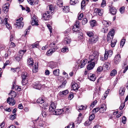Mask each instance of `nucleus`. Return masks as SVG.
Instances as JSON below:
<instances>
[{"label": "nucleus", "instance_id": "1", "mask_svg": "<svg viewBox=\"0 0 128 128\" xmlns=\"http://www.w3.org/2000/svg\"><path fill=\"white\" fill-rule=\"evenodd\" d=\"M99 53L96 51H94L92 55H90L89 58L90 62L88 65L87 69L90 70L92 69L94 66L95 62H96L98 58Z\"/></svg>", "mask_w": 128, "mask_h": 128}, {"label": "nucleus", "instance_id": "2", "mask_svg": "<svg viewBox=\"0 0 128 128\" xmlns=\"http://www.w3.org/2000/svg\"><path fill=\"white\" fill-rule=\"evenodd\" d=\"M28 75L26 72L22 73L21 77L22 80V83L23 85H26L28 83Z\"/></svg>", "mask_w": 128, "mask_h": 128}, {"label": "nucleus", "instance_id": "3", "mask_svg": "<svg viewBox=\"0 0 128 128\" xmlns=\"http://www.w3.org/2000/svg\"><path fill=\"white\" fill-rule=\"evenodd\" d=\"M26 50H21L19 51L18 54L16 56H15V59L18 62H19L22 59V56L24 53L26 52Z\"/></svg>", "mask_w": 128, "mask_h": 128}, {"label": "nucleus", "instance_id": "4", "mask_svg": "<svg viewBox=\"0 0 128 128\" xmlns=\"http://www.w3.org/2000/svg\"><path fill=\"white\" fill-rule=\"evenodd\" d=\"M23 20V18L22 17L17 20L16 21L18 22H16L14 24L15 26L18 28H22L24 25V23L22 22H21Z\"/></svg>", "mask_w": 128, "mask_h": 128}, {"label": "nucleus", "instance_id": "5", "mask_svg": "<svg viewBox=\"0 0 128 128\" xmlns=\"http://www.w3.org/2000/svg\"><path fill=\"white\" fill-rule=\"evenodd\" d=\"M114 29L112 30L108 34L107 36V41L108 42H110L112 41L114 35Z\"/></svg>", "mask_w": 128, "mask_h": 128}, {"label": "nucleus", "instance_id": "6", "mask_svg": "<svg viewBox=\"0 0 128 128\" xmlns=\"http://www.w3.org/2000/svg\"><path fill=\"white\" fill-rule=\"evenodd\" d=\"M99 38L98 36L95 35L93 36L92 38H90L89 40V43L93 44L96 43L98 40Z\"/></svg>", "mask_w": 128, "mask_h": 128}, {"label": "nucleus", "instance_id": "7", "mask_svg": "<svg viewBox=\"0 0 128 128\" xmlns=\"http://www.w3.org/2000/svg\"><path fill=\"white\" fill-rule=\"evenodd\" d=\"M32 19L31 24L32 26H38V21L36 16H33L32 18Z\"/></svg>", "mask_w": 128, "mask_h": 128}, {"label": "nucleus", "instance_id": "8", "mask_svg": "<svg viewBox=\"0 0 128 128\" xmlns=\"http://www.w3.org/2000/svg\"><path fill=\"white\" fill-rule=\"evenodd\" d=\"M121 60V58L120 55L118 54L115 56L114 59V62L116 64H118L119 63Z\"/></svg>", "mask_w": 128, "mask_h": 128}, {"label": "nucleus", "instance_id": "9", "mask_svg": "<svg viewBox=\"0 0 128 128\" xmlns=\"http://www.w3.org/2000/svg\"><path fill=\"white\" fill-rule=\"evenodd\" d=\"M49 11H47L43 14L42 17L45 20H49L51 17V15L50 14Z\"/></svg>", "mask_w": 128, "mask_h": 128}, {"label": "nucleus", "instance_id": "10", "mask_svg": "<svg viewBox=\"0 0 128 128\" xmlns=\"http://www.w3.org/2000/svg\"><path fill=\"white\" fill-rule=\"evenodd\" d=\"M13 97H8L7 100V102L10 105L13 106L15 104V102Z\"/></svg>", "mask_w": 128, "mask_h": 128}, {"label": "nucleus", "instance_id": "11", "mask_svg": "<svg viewBox=\"0 0 128 128\" xmlns=\"http://www.w3.org/2000/svg\"><path fill=\"white\" fill-rule=\"evenodd\" d=\"M56 104L55 102H52L50 107L49 108V110L50 111H54L56 108Z\"/></svg>", "mask_w": 128, "mask_h": 128}, {"label": "nucleus", "instance_id": "12", "mask_svg": "<svg viewBox=\"0 0 128 128\" xmlns=\"http://www.w3.org/2000/svg\"><path fill=\"white\" fill-rule=\"evenodd\" d=\"M72 88V90H77L78 88V84L75 82H72L71 83Z\"/></svg>", "mask_w": 128, "mask_h": 128}, {"label": "nucleus", "instance_id": "13", "mask_svg": "<svg viewBox=\"0 0 128 128\" xmlns=\"http://www.w3.org/2000/svg\"><path fill=\"white\" fill-rule=\"evenodd\" d=\"M71 41L70 38L69 37H66L64 39L62 43L66 45L70 44Z\"/></svg>", "mask_w": 128, "mask_h": 128}, {"label": "nucleus", "instance_id": "14", "mask_svg": "<svg viewBox=\"0 0 128 128\" xmlns=\"http://www.w3.org/2000/svg\"><path fill=\"white\" fill-rule=\"evenodd\" d=\"M99 108L100 112L103 113L106 111V106L105 104H103L101 105L100 108L99 107Z\"/></svg>", "mask_w": 128, "mask_h": 128}, {"label": "nucleus", "instance_id": "15", "mask_svg": "<svg viewBox=\"0 0 128 128\" xmlns=\"http://www.w3.org/2000/svg\"><path fill=\"white\" fill-rule=\"evenodd\" d=\"M109 9L110 12L113 15L116 14L117 12V10L114 7L111 6H109Z\"/></svg>", "mask_w": 128, "mask_h": 128}, {"label": "nucleus", "instance_id": "16", "mask_svg": "<svg viewBox=\"0 0 128 128\" xmlns=\"http://www.w3.org/2000/svg\"><path fill=\"white\" fill-rule=\"evenodd\" d=\"M103 68L104 70H107L109 69L110 67V64L108 62H106L103 66Z\"/></svg>", "mask_w": 128, "mask_h": 128}, {"label": "nucleus", "instance_id": "17", "mask_svg": "<svg viewBox=\"0 0 128 128\" xmlns=\"http://www.w3.org/2000/svg\"><path fill=\"white\" fill-rule=\"evenodd\" d=\"M64 111V110L61 109L56 110L53 111L54 114L56 115H60L62 114Z\"/></svg>", "mask_w": 128, "mask_h": 128}, {"label": "nucleus", "instance_id": "18", "mask_svg": "<svg viewBox=\"0 0 128 128\" xmlns=\"http://www.w3.org/2000/svg\"><path fill=\"white\" fill-rule=\"evenodd\" d=\"M94 12L98 13L100 16H102L103 14V10L102 9H100L98 8H96L94 10Z\"/></svg>", "mask_w": 128, "mask_h": 128}, {"label": "nucleus", "instance_id": "19", "mask_svg": "<svg viewBox=\"0 0 128 128\" xmlns=\"http://www.w3.org/2000/svg\"><path fill=\"white\" fill-rule=\"evenodd\" d=\"M56 48H52L48 50L46 52V54L48 56H50L54 52L56 51Z\"/></svg>", "mask_w": 128, "mask_h": 128}, {"label": "nucleus", "instance_id": "20", "mask_svg": "<svg viewBox=\"0 0 128 128\" xmlns=\"http://www.w3.org/2000/svg\"><path fill=\"white\" fill-rule=\"evenodd\" d=\"M8 20V18H4L5 22L3 23V26L6 25V28L9 30L11 29L12 27L11 26L10 24L8 23L7 21Z\"/></svg>", "mask_w": 128, "mask_h": 128}, {"label": "nucleus", "instance_id": "21", "mask_svg": "<svg viewBox=\"0 0 128 128\" xmlns=\"http://www.w3.org/2000/svg\"><path fill=\"white\" fill-rule=\"evenodd\" d=\"M8 5H9V4L7 3L6 4L4 5L3 6V10L5 13H6L8 10Z\"/></svg>", "mask_w": 128, "mask_h": 128}, {"label": "nucleus", "instance_id": "22", "mask_svg": "<svg viewBox=\"0 0 128 128\" xmlns=\"http://www.w3.org/2000/svg\"><path fill=\"white\" fill-rule=\"evenodd\" d=\"M95 74H90L88 75V77L89 79L91 81H94L96 78V77L95 76Z\"/></svg>", "mask_w": 128, "mask_h": 128}, {"label": "nucleus", "instance_id": "23", "mask_svg": "<svg viewBox=\"0 0 128 128\" xmlns=\"http://www.w3.org/2000/svg\"><path fill=\"white\" fill-rule=\"evenodd\" d=\"M87 61V60L86 59H84L81 61V65L80 66V68H82L84 67L86 64Z\"/></svg>", "mask_w": 128, "mask_h": 128}, {"label": "nucleus", "instance_id": "24", "mask_svg": "<svg viewBox=\"0 0 128 128\" xmlns=\"http://www.w3.org/2000/svg\"><path fill=\"white\" fill-rule=\"evenodd\" d=\"M33 86V88H34L40 90L42 87V85L41 84L39 83H38V84L35 83V84H34Z\"/></svg>", "mask_w": 128, "mask_h": 128}, {"label": "nucleus", "instance_id": "25", "mask_svg": "<svg viewBox=\"0 0 128 128\" xmlns=\"http://www.w3.org/2000/svg\"><path fill=\"white\" fill-rule=\"evenodd\" d=\"M125 91V88L124 87H122L119 90V92L121 96L124 95Z\"/></svg>", "mask_w": 128, "mask_h": 128}, {"label": "nucleus", "instance_id": "26", "mask_svg": "<svg viewBox=\"0 0 128 128\" xmlns=\"http://www.w3.org/2000/svg\"><path fill=\"white\" fill-rule=\"evenodd\" d=\"M34 62L32 58H30L28 60V63L30 66H32Z\"/></svg>", "mask_w": 128, "mask_h": 128}, {"label": "nucleus", "instance_id": "27", "mask_svg": "<svg viewBox=\"0 0 128 128\" xmlns=\"http://www.w3.org/2000/svg\"><path fill=\"white\" fill-rule=\"evenodd\" d=\"M49 46L50 47L52 48H56V50L58 48L57 46L56 45V44L54 42H52L50 44Z\"/></svg>", "mask_w": 128, "mask_h": 128}, {"label": "nucleus", "instance_id": "28", "mask_svg": "<svg viewBox=\"0 0 128 128\" xmlns=\"http://www.w3.org/2000/svg\"><path fill=\"white\" fill-rule=\"evenodd\" d=\"M44 100L43 98H38L36 102L37 103L40 104H42V103H43L44 102Z\"/></svg>", "mask_w": 128, "mask_h": 128}, {"label": "nucleus", "instance_id": "29", "mask_svg": "<svg viewBox=\"0 0 128 128\" xmlns=\"http://www.w3.org/2000/svg\"><path fill=\"white\" fill-rule=\"evenodd\" d=\"M57 5L60 7H62L63 5V2L61 0H58L56 1Z\"/></svg>", "mask_w": 128, "mask_h": 128}, {"label": "nucleus", "instance_id": "30", "mask_svg": "<svg viewBox=\"0 0 128 128\" xmlns=\"http://www.w3.org/2000/svg\"><path fill=\"white\" fill-rule=\"evenodd\" d=\"M62 8L64 12H69L70 9L69 7L68 6H66L63 7Z\"/></svg>", "mask_w": 128, "mask_h": 128}, {"label": "nucleus", "instance_id": "31", "mask_svg": "<svg viewBox=\"0 0 128 128\" xmlns=\"http://www.w3.org/2000/svg\"><path fill=\"white\" fill-rule=\"evenodd\" d=\"M107 50H106L105 52L108 54L109 57H110L112 54L113 52L111 50H108L106 51Z\"/></svg>", "mask_w": 128, "mask_h": 128}, {"label": "nucleus", "instance_id": "32", "mask_svg": "<svg viewBox=\"0 0 128 128\" xmlns=\"http://www.w3.org/2000/svg\"><path fill=\"white\" fill-rule=\"evenodd\" d=\"M68 49L67 46H64L62 48L61 50V52H68Z\"/></svg>", "mask_w": 128, "mask_h": 128}, {"label": "nucleus", "instance_id": "33", "mask_svg": "<svg viewBox=\"0 0 128 128\" xmlns=\"http://www.w3.org/2000/svg\"><path fill=\"white\" fill-rule=\"evenodd\" d=\"M117 74V71L115 70H113L111 72L110 75L111 76H115Z\"/></svg>", "mask_w": 128, "mask_h": 128}, {"label": "nucleus", "instance_id": "34", "mask_svg": "<svg viewBox=\"0 0 128 128\" xmlns=\"http://www.w3.org/2000/svg\"><path fill=\"white\" fill-rule=\"evenodd\" d=\"M49 8V10L50 11H49V13H50L52 14V13H53L54 12V8L53 7V6L52 5H49L48 6Z\"/></svg>", "mask_w": 128, "mask_h": 128}, {"label": "nucleus", "instance_id": "35", "mask_svg": "<svg viewBox=\"0 0 128 128\" xmlns=\"http://www.w3.org/2000/svg\"><path fill=\"white\" fill-rule=\"evenodd\" d=\"M90 24L91 26L92 27L96 25V21L94 20H93L91 21L90 22Z\"/></svg>", "mask_w": 128, "mask_h": 128}, {"label": "nucleus", "instance_id": "36", "mask_svg": "<svg viewBox=\"0 0 128 128\" xmlns=\"http://www.w3.org/2000/svg\"><path fill=\"white\" fill-rule=\"evenodd\" d=\"M36 65H37V64L35 63L34 67L33 68L32 71L36 73L37 71L38 67L37 65L36 66Z\"/></svg>", "mask_w": 128, "mask_h": 128}, {"label": "nucleus", "instance_id": "37", "mask_svg": "<svg viewBox=\"0 0 128 128\" xmlns=\"http://www.w3.org/2000/svg\"><path fill=\"white\" fill-rule=\"evenodd\" d=\"M59 70L57 69L54 70L53 72V74L55 76H58L59 74Z\"/></svg>", "mask_w": 128, "mask_h": 128}, {"label": "nucleus", "instance_id": "38", "mask_svg": "<svg viewBox=\"0 0 128 128\" xmlns=\"http://www.w3.org/2000/svg\"><path fill=\"white\" fill-rule=\"evenodd\" d=\"M9 94H10V96L13 98H14L16 96V93L14 91L12 90L11 91L10 93H9Z\"/></svg>", "mask_w": 128, "mask_h": 128}, {"label": "nucleus", "instance_id": "39", "mask_svg": "<svg viewBox=\"0 0 128 128\" xmlns=\"http://www.w3.org/2000/svg\"><path fill=\"white\" fill-rule=\"evenodd\" d=\"M44 123V122L43 120H41L38 122V126H43Z\"/></svg>", "mask_w": 128, "mask_h": 128}, {"label": "nucleus", "instance_id": "40", "mask_svg": "<svg viewBox=\"0 0 128 128\" xmlns=\"http://www.w3.org/2000/svg\"><path fill=\"white\" fill-rule=\"evenodd\" d=\"M39 45L38 42H37L30 46L31 48H37V47Z\"/></svg>", "mask_w": 128, "mask_h": 128}, {"label": "nucleus", "instance_id": "41", "mask_svg": "<svg viewBox=\"0 0 128 128\" xmlns=\"http://www.w3.org/2000/svg\"><path fill=\"white\" fill-rule=\"evenodd\" d=\"M78 0H70V3L71 4H74L78 2Z\"/></svg>", "mask_w": 128, "mask_h": 128}, {"label": "nucleus", "instance_id": "42", "mask_svg": "<svg viewBox=\"0 0 128 128\" xmlns=\"http://www.w3.org/2000/svg\"><path fill=\"white\" fill-rule=\"evenodd\" d=\"M74 123H72V124H70L65 128H74Z\"/></svg>", "mask_w": 128, "mask_h": 128}, {"label": "nucleus", "instance_id": "43", "mask_svg": "<svg viewBox=\"0 0 128 128\" xmlns=\"http://www.w3.org/2000/svg\"><path fill=\"white\" fill-rule=\"evenodd\" d=\"M126 40L125 39H122V40L121 41L120 44V46H122V47L124 45L125 42Z\"/></svg>", "mask_w": 128, "mask_h": 128}, {"label": "nucleus", "instance_id": "44", "mask_svg": "<svg viewBox=\"0 0 128 128\" xmlns=\"http://www.w3.org/2000/svg\"><path fill=\"white\" fill-rule=\"evenodd\" d=\"M16 114H12L10 116V119L12 120H14L16 118Z\"/></svg>", "mask_w": 128, "mask_h": 128}, {"label": "nucleus", "instance_id": "45", "mask_svg": "<svg viewBox=\"0 0 128 128\" xmlns=\"http://www.w3.org/2000/svg\"><path fill=\"white\" fill-rule=\"evenodd\" d=\"M95 118V115L94 114L90 115L89 118V120L91 121L94 119Z\"/></svg>", "mask_w": 128, "mask_h": 128}, {"label": "nucleus", "instance_id": "46", "mask_svg": "<svg viewBox=\"0 0 128 128\" xmlns=\"http://www.w3.org/2000/svg\"><path fill=\"white\" fill-rule=\"evenodd\" d=\"M100 109L99 107L94 108L93 109L92 112H93L94 114H95L98 111L100 110Z\"/></svg>", "mask_w": 128, "mask_h": 128}, {"label": "nucleus", "instance_id": "47", "mask_svg": "<svg viewBox=\"0 0 128 128\" xmlns=\"http://www.w3.org/2000/svg\"><path fill=\"white\" fill-rule=\"evenodd\" d=\"M87 35L90 37L94 36L93 33L92 32L89 31L87 32Z\"/></svg>", "mask_w": 128, "mask_h": 128}, {"label": "nucleus", "instance_id": "48", "mask_svg": "<svg viewBox=\"0 0 128 128\" xmlns=\"http://www.w3.org/2000/svg\"><path fill=\"white\" fill-rule=\"evenodd\" d=\"M74 32H76L79 30V26L76 27V26H74L72 28Z\"/></svg>", "mask_w": 128, "mask_h": 128}, {"label": "nucleus", "instance_id": "49", "mask_svg": "<svg viewBox=\"0 0 128 128\" xmlns=\"http://www.w3.org/2000/svg\"><path fill=\"white\" fill-rule=\"evenodd\" d=\"M88 22V20L86 18H84L83 20L82 21V24L83 25H84L86 24Z\"/></svg>", "mask_w": 128, "mask_h": 128}, {"label": "nucleus", "instance_id": "50", "mask_svg": "<svg viewBox=\"0 0 128 128\" xmlns=\"http://www.w3.org/2000/svg\"><path fill=\"white\" fill-rule=\"evenodd\" d=\"M66 83V81H64L62 82V84L60 86V87L62 88L64 87Z\"/></svg>", "mask_w": 128, "mask_h": 128}, {"label": "nucleus", "instance_id": "51", "mask_svg": "<svg viewBox=\"0 0 128 128\" xmlns=\"http://www.w3.org/2000/svg\"><path fill=\"white\" fill-rule=\"evenodd\" d=\"M85 2L84 0H82L81 3V8L82 9H83L85 6Z\"/></svg>", "mask_w": 128, "mask_h": 128}, {"label": "nucleus", "instance_id": "52", "mask_svg": "<svg viewBox=\"0 0 128 128\" xmlns=\"http://www.w3.org/2000/svg\"><path fill=\"white\" fill-rule=\"evenodd\" d=\"M125 10V8L124 6H123L120 8V11L121 14L123 13Z\"/></svg>", "mask_w": 128, "mask_h": 128}, {"label": "nucleus", "instance_id": "53", "mask_svg": "<svg viewBox=\"0 0 128 128\" xmlns=\"http://www.w3.org/2000/svg\"><path fill=\"white\" fill-rule=\"evenodd\" d=\"M56 65L54 63L51 64L50 65V67L52 69L56 68Z\"/></svg>", "mask_w": 128, "mask_h": 128}, {"label": "nucleus", "instance_id": "54", "mask_svg": "<svg viewBox=\"0 0 128 128\" xmlns=\"http://www.w3.org/2000/svg\"><path fill=\"white\" fill-rule=\"evenodd\" d=\"M97 101L96 100H95L92 103L91 105H90V107H92V108H93L94 106L95 105L97 102Z\"/></svg>", "mask_w": 128, "mask_h": 128}, {"label": "nucleus", "instance_id": "55", "mask_svg": "<svg viewBox=\"0 0 128 128\" xmlns=\"http://www.w3.org/2000/svg\"><path fill=\"white\" fill-rule=\"evenodd\" d=\"M48 104H47L46 102H45L44 100V102L43 103H42V104H40V106L42 107H43V106H46Z\"/></svg>", "mask_w": 128, "mask_h": 128}, {"label": "nucleus", "instance_id": "56", "mask_svg": "<svg viewBox=\"0 0 128 128\" xmlns=\"http://www.w3.org/2000/svg\"><path fill=\"white\" fill-rule=\"evenodd\" d=\"M91 122V121L89 120L88 121H86L84 123V125L86 126H88L90 125Z\"/></svg>", "mask_w": 128, "mask_h": 128}, {"label": "nucleus", "instance_id": "57", "mask_svg": "<svg viewBox=\"0 0 128 128\" xmlns=\"http://www.w3.org/2000/svg\"><path fill=\"white\" fill-rule=\"evenodd\" d=\"M116 41H117L116 40H115V41H114V42H112V41H111L110 42H111V46L112 47H114V46L116 44Z\"/></svg>", "mask_w": 128, "mask_h": 128}, {"label": "nucleus", "instance_id": "58", "mask_svg": "<svg viewBox=\"0 0 128 128\" xmlns=\"http://www.w3.org/2000/svg\"><path fill=\"white\" fill-rule=\"evenodd\" d=\"M106 1L105 0H102V2L101 4V6L102 7L106 6Z\"/></svg>", "mask_w": 128, "mask_h": 128}, {"label": "nucleus", "instance_id": "59", "mask_svg": "<svg viewBox=\"0 0 128 128\" xmlns=\"http://www.w3.org/2000/svg\"><path fill=\"white\" fill-rule=\"evenodd\" d=\"M28 2L30 5H32L34 4V0H27Z\"/></svg>", "mask_w": 128, "mask_h": 128}, {"label": "nucleus", "instance_id": "60", "mask_svg": "<svg viewBox=\"0 0 128 128\" xmlns=\"http://www.w3.org/2000/svg\"><path fill=\"white\" fill-rule=\"evenodd\" d=\"M126 118L125 116H123L122 118V122L124 124H125L126 123Z\"/></svg>", "mask_w": 128, "mask_h": 128}, {"label": "nucleus", "instance_id": "61", "mask_svg": "<svg viewBox=\"0 0 128 128\" xmlns=\"http://www.w3.org/2000/svg\"><path fill=\"white\" fill-rule=\"evenodd\" d=\"M42 114L44 117H46V116L47 113L45 111L43 110L42 112Z\"/></svg>", "mask_w": 128, "mask_h": 128}, {"label": "nucleus", "instance_id": "62", "mask_svg": "<svg viewBox=\"0 0 128 128\" xmlns=\"http://www.w3.org/2000/svg\"><path fill=\"white\" fill-rule=\"evenodd\" d=\"M79 22L78 20H76L75 22V24L74 26H76V27H78L79 26Z\"/></svg>", "mask_w": 128, "mask_h": 128}, {"label": "nucleus", "instance_id": "63", "mask_svg": "<svg viewBox=\"0 0 128 128\" xmlns=\"http://www.w3.org/2000/svg\"><path fill=\"white\" fill-rule=\"evenodd\" d=\"M47 26L50 32L52 33V28L50 26V24H48L47 25Z\"/></svg>", "mask_w": 128, "mask_h": 128}, {"label": "nucleus", "instance_id": "64", "mask_svg": "<svg viewBox=\"0 0 128 128\" xmlns=\"http://www.w3.org/2000/svg\"><path fill=\"white\" fill-rule=\"evenodd\" d=\"M103 70H104V68H103V66L102 67L100 66L98 68L97 70L98 72H100Z\"/></svg>", "mask_w": 128, "mask_h": 128}]
</instances>
